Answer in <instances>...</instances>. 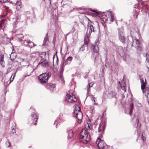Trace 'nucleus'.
Wrapping results in <instances>:
<instances>
[{"mask_svg": "<svg viewBox=\"0 0 149 149\" xmlns=\"http://www.w3.org/2000/svg\"><path fill=\"white\" fill-rule=\"evenodd\" d=\"M38 65H41V66H42L43 67H44L45 66H48L49 65L48 63V62H40L38 63Z\"/></svg>", "mask_w": 149, "mask_h": 149, "instance_id": "412c9836", "label": "nucleus"}, {"mask_svg": "<svg viewBox=\"0 0 149 149\" xmlns=\"http://www.w3.org/2000/svg\"><path fill=\"white\" fill-rule=\"evenodd\" d=\"M18 3V2H17V3H16V4L17 5L20 6L19 4H18V3Z\"/></svg>", "mask_w": 149, "mask_h": 149, "instance_id": "c03bdc74", "label": "nucleus"}, {"mask_svg": "<svg viewBox=\"0 0 149 149\" xmlns=\"http://www.w3.org/2000/svg\"><path fill=\"white\" fill-rule=\"evenodd\" d=\"M95 98L94 97H92V100L94 102H95Z\"/></svg>", "mask_w": 149, "mask_h": 149, "instance_id": "f704fd0d", "label": "nucleus"}, {"mask_svg": "<svg viewBox=\"0 0 149 149\" xmlns=\"http://www.w3.org/2000/svg\"><path fill=\"white\" fill-rule=\"evenodd\" d=\"M136 5H134V8H136Z\"/></svg>", "mask_w": 149, "mask_h": 149, "instance_id": "37998d69", "label": "nucleus"}, {"mask_svg": "<svg viewBox=\"0 0 149 149\" xmlns=\"http://www.w3.org/2000/svg\"><path fill=\"white\" fill-rule=\"evenodd\" d=\"M8 0H0V2H1L6 3L7 2Z\"/></svg>", "mask_w": 149, "mask_h": 149, "instance_id": "473e14b6", "label": "nucleus"}, {"mask_svg": "<svg viewBox=\"0 0 149 149\" xmlns=\"http://www.w3.org/2000/svg\"><path fill=\"white\" fill-rule=\"evenodd\" d=\"M80 122H79V123H81V121H80Z\"/></svg>", "mask_w": 149, "mask_h": 149, "instance_id": "de8ad7c7", "label": "nucleus"}, {"mask_svg": "<svg viewBox=\"0 0 149 149\" xmlns=\"http://www.w3.org/2000/svg\"><path fill=\"white\" fill-rule=\"evenodd\" d=\"M0 64L2 66L4 67V62L3 60V55L0 56Z\"/></svg>", "mask_w": 149, "mask_h": 149, "instance_id": "f3484780", "label": "nucleus"}, {"mask_svg": "<svg viewBox=\"0 0 149 149\" xmlns=\"http://www.w3.org/2000/svg\"><path fill=\"white\" fill-rule=\"evenodd\" d=\"M141 88L143 93L144 92V90L145 88L146 92H147L146 94V97L147 100L148 101L149 104V86H147L146 88V84H141Z\"/></svg>", "mask_w": 149, "mask_h": 149, "instance_id": "1a4fd4ad", "label": "nucleus"}, {"mask_svg": "<svg viewBox=\"0 0 149 149\" xmlns=\"http://www.w3.org/2000/svg\"><path fill=\"white\" fill-rule=\"evenodd\" d=\"M132 46L135 47V48L140 51H141V48L140 46V42L136 38L132 39Z\"/></svg>", "mask_w": 149, "mask_h": 149, "instance_id": "6e6552de", "label": "nucleus"}, {"mask_svg": "<svg viewBox=\"0 0 149 149\" xmlns=\"http://www.w3.org/2000/svg\"><path fill=\"white\" fill-rule=\"evenodd\" d=\"M45 86L48 89H49L50 90L53 91L55 88L56 84H45Z\"/></svg>", "mask_w": 149, "mask_h": 149, "instance_id": "dca6fc26", "label": "nucleus"}, {"mask_svg": "<svg viewBox=\"0 0 149 149\" xmlns=\"http://www.w3.org/2000/svg\"><path fill=\"white\" fill-rule=\"evenodd\" d=\"M105 124L102 122L100 125L99 127H98V131L99 132L101 131L102 130L104 131L105 127Z\"/></svg>", "mask_w": 149, "mask_h": 149, "instance_id": "4468645a", "label": "nucleus"}, {"mask_svg": "<svg viewBox=\"0 0 149 149\" xmlns=\"http://www.w3.org/2000/svg\"><path fill=\"white\" fill-rule=\"evenodd\" d=\"M24 42H26V43H24L25 46H29L31 48L36 46V45L29 40H25L24 41Z\"/></svg>", "mask_w": 149, "mask_h": 149, "instance_id": "9b49d317", "label": "nucleus"}, {"mask_svg": "<svg viewBox=\"0 0 149 149\" xmlns=\"http://www.w3.org/2000/svg\"><path fill=\"white\" fill-rule=\"evenodd\" d=\"M51 75V73L49 72L44 73L41 74L38 77L40 82L41 83H46Z\"/></svg>", "mask_w": 149, "mask_h": 149, "instance_id": "20e7f679", "label": "nucleus"}, {"mask_svg": "<svg viewBox=\"0 0 149 149\" xmlns=\"http://www.w3.org/2000/svg\"><path fill=\"white\" fill-rule=\"evenodd\" d=\"M125 75H124V77L123 78V79H122V83H123L124 84H125Z\"/></svg>", "mask_w": 149, "mask_h": 149, "instance_id": "2f4dec72", "label": "nucleus"}, {"mask_svg": "<svg viewBox=\"0 0 149 149\" xmlns=\"http://www.w3.org/2000/svg\"><path fill=\"white\" fill-rule=\"evenodd\" d=\"M85 127L87 131H90L92 128V125L90 120L87 121L86 123H85Z\"/></svg>", "mask_w": 149, "mask_h": 149, "instance_id": "f8f14e48", "label": "nucleus"}, {"mask_svg": "<svg viewBox=\"0 0 149 149\" xmlns=\"http://www.w3.org/2000/svg\"><path fill=\"white\" fill-rule=\"evenodd\" d=\"M142 138L143 141H145L146 140L144 136H143V135L142 136Z\"/></svg>", "mask_w": 149, "mask_h": 149, "instance_id": "e433bc0d", "label": "nucleus"}, {"mask_svg": "<svg viewBox=\"0 0 149 149\" xmlns=\"http://www.w3.org/2000/svg\"><path fill=\"white\" fill-rule=\"evenodd\" d=\"M11 81H10V83H9V84H10V83H11Z\"/></svg>", "mask_w": 149, "mask_h": 149, "instance_id": "49530a36", "label": "nucleus"}, {"mask_svg": "<svg viewBox=\"0 0 149 149\" xmlns=\"http://www.w3.org/2000/svg\"><path fill=\"white\" fill-rule=\"evenodd\" d=\"M73 91L70 90L67 93L65 100L69 103H73L76 101L77 99Z\"/></svg>", "mask_w": 149, "mask_h": 149, "instance_id": "7ed1b4c3", "label": "nucleus"}, {"mask_svg": "<svg viewBox=\"0 0 149 149\" xmlns=\"http://www.w3.org/2000/svg\"><path fill=\"white\" fill-rule=\"evenodd\" d=\"M73 132L72 130H70L69 131L68 136V137L69 138H71L73 135Z\"/></svg>", "mask_w": 149, "mask_h": 149, "instance_id": "393cba45", "label": "nucleus"}, {"mask_svg": "<svg viewBox=\"0 0 149 149\" xmlns=\"http://www.w3.org/2000/svg\"><path fill=\"white\" fill-rule=\"evenodd\" d=\"M146 81L145 82V83H144L143 80V79H141V84H146V79L145 80Z\"/></svg>", "mask_w": 149, "mask_h": 149, "instance_id": "7c9ffc66", "label": "nucleus"}, {"mask_svg": "<svg viewBox=\"0 0 149 149\" xmlns=\"http://www.w3.org/2000/svg\"><path fill=\"white\" fill-rule=\"evenodd\" d=\"M88 20L90 21L91 24H89V22H88L87 31L86 33V36L85 37V42L86 44L88 43L89 41V36L91 34L92 32H94L93 27L92 24L93 23L89 19H88Z\"/></svg>", "mask_w": 149, "mask_h": 149, "instance_id": "f257e3e1", "label": "nucleus"}, {"mask_svg": "<svg viewBox=\"0 0 149 149\" xmlns=\"http://www.w3.org/2000/svg\"><path fill=\"white\" fill-rule=\"evenodd\" d=\"M84 44L83 45V46L82 47H81L80 48V49L81 50V51L84 50V47L86 46V47H87V44H88V43H87L86 44L85 43V39H84Z\"/></svg>", "mask_w": 149, "mask_h": 149, "instance_id": "cd10ccee", "label": "nucleus"}, {"mask_svg": "<svg viewBox=\"0 0 149 149\" xmlns=\"http://www.w3.org/2000/svg\"><path fill=\"white\" fill-rule=\"evenodd\" d=\"M80 122H79V123H81V121H80Z\"/></svg>", "mask_w": 149, "mask_h": 149, "instance_id": "09e8293b", "label": "nucleus"}, {"mask_svg": "<svg viewBox=\"0 0 149 149\" xmlns=\"http://www.w3.org/2000/svg\"><path fill=\"white\" fill-rule=\"evenodd\" d=\"M16 37L20 41H22L24 39V37L22 34L17 35Z\"/></svg>", "mask_w": 149, "mask_h": 149, "instance_id": "aec40b11", "label": "nucleus"}, {"mask_svg": "<svg viewBox=\"0 0 149 149\" xmlns=\"http://www.w3.org/2000/svg\"><path fill=\"white\" fill-rule=\"evenodd\" d=\"M111 14L110 17V18H109L111 22H113L114 20V18H113V16L111 14Z\"/></svg>", "mask_w": 149, "mask_h": 149, "instance_id": "c756f323", "label": "nucleus"}, {"mask_svg": "<svg viewBox=\"0 0 149 149\" xmlns=\"http://www.w3.org/2000/svg\"><path fill=\"white\" fill-rule=\"evenodd\" d=\"M8 143L9 144V146H8V147H10L11 146V144H10V143L9 142H8Z\"/></svg>", "mask_w": 149, "mask_h": 149, "instance_id": "58836bf2", "label": "nucleus"}, {"mask_svg": "<svg viewBox=\"0 0 149 149\" xmlns=\"http://www.w3.org/2000/svg\"><path fill=\"white\" fill-rule=\"evenodd\" d=\"M6 92H5V95H6Z\"/></svg>", "mask_w": 149, "mask_h": 149, "instance_id": "a18cd8bd", "label": "nucleus"}, {"mask_svg": "<svg viewBox=\"0 0 149 149\" xmlns=\"http://www.w3.org/2000/svg\"><path fill=\"white\" fill-rule=\"evenodd\" d=\"M63 70H64V68L63 67H62L61 68V71H60L61 73H63Z\"/></svg>", "mask_w": 149, "mask_h": 149, "instance_id": "72a5a7b5", "label": "nucleus"}, {"mask_svg": "<svg viewBox=\"0 0 149 149\" xmlns=\"http://www.w3.org/2000/svg\"><path fill=\"white\" fill-rule=\"evenodd\" d=\"M121 88L124 91H126L125 87L126 84H120Z\"/></svg>", "mask_w": 149, "mask_h": 149, "instance_id": "bb28decb", "label": "nucleus"}, {"mask_svg": "<svg viewBox=\"0 0 149 149\" xmlns=\"http://www.w3.org/2000/svg\"><path fill=\"white\" fill-rule=\"evenodd\" d=\"M65 62H63V63H62V67H63L65 66Z\"/></svg>", "mask_w": 149, "mask_h": 149, "instance_id": "c9c22d12", "label": "nucleus"}, {"mask_svg": "<svg viewBox=\"0 0 149 149\" xmlns=\"http://www.w3.org/2000/svg\"><path fill=\"white\" fill-rule=\"evenodd\" d=\"M79 138L82 143L86 144L90 140V137L87 134V132L85 129L82 130L81 132Z\"/></svg>", "mask_w": 149, "mask_h": 149, "instance_id": "f03ea898", "label": "nucleus"}, {"mask_svg": "<svg viewBox=\"0 0 149 149\" xmlns=\"http://www.w3.org/2000/svg\"><path fill=\"white\" fill-rule=\"evenodd\" d=\"M133 108V105L132 104H130L129 106V107L127 108L125 110V113L130 115L131 116L132 114V109Z\"/></svg>", "mask_w": 149, "mask_h": 149, "instance_id": "9d476101", "label": "nucleus"}, {"mask_svg": "<svg viewBox=\"0 0 149 149\" xmlns=\"http://www.w3.org/2000/svg\"><path fill=\"white\" fill-rule=\"evenodd\" d=\"M99 15H100V13L99 14ZM101 15H101H100V16H99L100 17H102L103 18V19H105V21H107V18H106V17H107V16L106 15H105V13H102V14H101Z\"/></svg>", "mask_w": 149, "mask_h": 149, "instance_id": "b1692460", "label": "nucleus"}, {"mask_svg": "<svg viewBox=\"0 0 149 149\" xmlns=\"http://www.w3.org/2000/svg\"><path fill=\"white\" fill-rule=\"evenodd\" d=\"M13 131H14V132L13 131V130L12 132H13V133H14V132H15V130H14V128H13Z\"/></svg>", "mask_w": 149, "mask_h": 149, "instance_id": "79ce46f5", "label": "nucleus"}, {"mask_svg": "<svg viewBox=\"0 0 149 149\" xmlns=\"http://www.w3.org/2000/svg\"><path fill=\"white\" fill-rule=\"evenodd\" d=\"M5 21V20L4 19H2L1 21V23L2 24H3V22L4 21Z\"/></svg>", "mask_w": 149, "mask_h": 149, "instance_id": "4c0bfd02", "label": "nucleus"}, {"mask_svg": "<svg viewBox=\"0 0 149 149\" xmlns=\"http://www.w3.org/2000/svg\"><path fill=\"white\" fill-rule=\"evenodd\" d=\"M48 33H47L46 34V36L44 38V40H43V44L42 45H45L47 41L48 40Z\"/></svg>", "mask_w": 149, "mask_h": 149, "instance_id": "4be33fe9", "label": "nucleus"}, {"mask_svg": "<svg viewBox=\"0 0 149 149\" xmlns=\"http://www.w3.org/2000/svg\"><path fill=\"white\" fill-rule=\"evenodd\" d=\"M136 120V123H137V125H138V124L139 122V120L138 119V118H137L136 117H134L133 118L132 120Z\"/></svg>", "mask_w": 149, "mask_h": 149, "instance_id": "c85d7f7f", "label": "nucleus"}, {"mask_svg": "<svg viewBox=\"0 0 149 149\" xmlns=\"http://www.w3.org/2000/svg\"><path fill=\"white\" fill-rule=\"evenodd\" d=\"M96 144L99 149H107L108 146L106 145L104 141L100 139H97Z\"/></svg>", "mask_w": 149, "mask_h": 149, "instance_id": "423d86ee", "label": "nucleus"}, {"mask_svg": "<svg viewBox=\"0 0 149 149\" xmlns=\"http://www.w3.org/2000/svg\"><path fill=\"white\" fill-rule=\"evenodd\" d=\"M15 19H17V18H15Z\"/></svg>", "mask_w": 149, "mask_h": 149, "instance_id": "3c124183", "label": "nucleus"}, {"mask_svg": "<svg viewBox=\"0 0 149 149\" xmlns=\"http://www.w3.org/2000/svg\"><path fill=\"white\" fill-rule=\"evenodd\" d=\"M72 58L71 56H69L68 57L65 61V64L70 63L72 60Z\"/></svg>", "mask_w": 149, "mask_h": 149, "instance_id": "a211bd4d", "label": "nucleus"}, {"mask_svg": "<svg viewBox=\"0 0 149 149\" xmlns=\"http://www.w3.org/2000/svg\"><path fill=\"white\" fill-rule=\"evenodd\" d=\"M26 40H24L23 41V42L22 43L23 45H24V43H26V42H24V41Z\"/></svg>", "mask_w": 149, "mask_h": 149, "instance_id": "ea45409f", "label": "nucleus"}, {"mask_svg": "<svg viewBox=\"0 0 149 149\" xmlns=\"http://www.w3.org/2000/svg\"><path fill=\"white\" fill-rule=\"evenodd\" d=\"M11 57H12V55H11L10 56V58L11 59V60H14V58H13V59H12V58H11Z\"/></svg>", "mask_w": 149, "mask_h": 149, "instance_id": "a19ab883", "label": "nucleus"}, {"mask_svg": "<svg viewBox=\"0 0 149 149\" xmlns=\"http://www.w3.org/2000/svg\"><path fill=\"white\" fill-rule=\"evenodd\" d=\"M93 84H91V85L90 84H88L87 86V94H89V93L90 91V88L91 87H92L93 86Z\"/></svg>", "mask_w": 149, "mask_h": 149, "instance_id": "a878e982", "label": "nucleus"}, {"mask_svg": "<svg viewBox=\"0 0 149 149\" xmlns=\"http://www.w3.org/2000/svg\"><path fill=\"white\" fill-rule=\"evenodd\" d=\"M80 122H79V123H81V121H80Z\"/></svg>", "mask_w": 149, "mask_h": 149, "instance_id": "8fccbe9b", "label": "nucleus"}, {"mask_svg": "<svg viewBox=\"0 0 149 149\" xmlns=\"http://www.w3.org/2000/svg\"><path fill=\"white\" fill-rule=\"evenodd\" d=\"M95 42V45L93 44L92 46L93 48V51L97 53L99 51V48L97 44V42Z\"/></svg>", "mask_w": 149, "mask_h": 149, "instance_id": "ddd939ff", "label": "nucleus"}, {"mask_svg": "<svg viewBox=\"0 0 149 149\" xmlns=\"http://www.w3.org/2000/svg\"><path fill=\"white\" fill-rule=\"evenodd\" d=\"M74 116L77 120L79 121H81L83 117V114L81 111L80 108L78 105H76L75 109L74 110Z\"/></svg>", "mask_w": 149, "mask_h": 149, "instance_id": "39448f33", "label": "nucleus"}, {"mask_svg": "<svg viewBox=\"0 0 149 149\" xmlns=\"http://www.w3.org/2000/svg\"><path fill=\"white\" fill-rule=\"evenodd\" d=\"M31 117L32 120L35 121L34 125H36L37 124L38 120L36 114L34 113H33L32 114Z\"/></svg>", "mask_w": 149, "mask_h": 149, "instance_id": "2eb2a0df", "label": "nucleus"}, {"mask_svg": "<svg viewBox=\"0 0 149 149\" xmlns=\"http://www.w3.org/2000/svg\"><path fill=\"white\" fill-rule=\"evenodd\" d=\"M118 36L119 40L122 43H124L125 42V38L123 29L122 28H120L118 29Z\"/></svg>", "mask_w": 149, "mask_h": 149, "instance_id": "0eeeda50", "label": "nucleus"}, {"mask_svg": "<svg viewBox=\"0 0 149 149\" xmlns=\"http://www.w3.org/2000/svg\"><path fill=\"white\" fill-rule=\"evenodd\" d=\"M133 13H134L133 16L134 19H135L137 18V16L139 14V12L137 10H135L134 11Z\"/></svg>", "mask_w": 149, "mask_h": 149, "instance_id": "6ab92c4d", "label": "nucleus"}, {"mask_svg": "<svg viewBox=\"0 0 149 149\" xmlns=\"http://www.w3.org/2000/svg\"><path fill=\"white\" fill-rule=\"evenodd\" d=\"M114 95H115V93L111 91L110 93L108 94L107 97L108 98H111Z\"/></svg>", "mask_w": 149, "mask_h": 149, "instance_id": "5701e85b", "label": "nucleus"}]
</instances>
